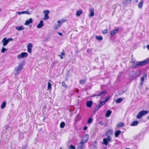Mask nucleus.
Instances as JSON below:
<instances>
[{
    "mask_svg": "<svg viewBox=\"0 0 149 149\" xmlns=\"http://www.w3.org/2000/svg\"><path fill=\"white\" fill-rule=\"evenodd\" d=\"M17 14H19V15H20L21 14H22V12H17Z\"/></svg>",
    "mask_w": 149,
    "mask_h": 149,
    "instance_id": "09e8293b",
    "label": "nucleus"
},
{
    "mask_svg": "<svg viewBox=\"0 0 149 149\" xmlns=\"http://www.w3.org/2000/svg\"><path fill=\"white\" fill-rule=\"evenodd\" d=\"M23 67L22 63H19L18 65L15 69V74L16 76L18 75Z\"/></svg>",
    "mask_w": 149,
    "mask_h": 149,
    "instance_id": "7ed1b4c3",
    "label": "nucleus"
},
{
    "mask_svg": "<svg viewBox=\"0 0 149 149\" xmlns=\"http://www.w3.org/2000/svg\"><path fill=\"white\" fill-rule=\"evenodd\" d=\"M6 103L5 101L3 102L1 105V107L2 109L6 107Z\"/></svg>",
    "mask_w": 149,
    "mask_h": 149,
    "instance_id": "c85d7f7f",
    "label": "nucleus"
},
{
    "mask_svg": "<svg viewBox=\"0 0 149 149\" xmlns=\"http://www.w3.org/2000/svg\"><path fill=\"white\" fill-rule=\"evenodd\" d=\"M64 54L65 52L63 51H62L61 52L60 54L58 55V56H60L61 58L62 59L63 58V57H62V56L64 55Z\"/></svg>",
    "mask_w": 149,
    "mask_h": 149,
    "instance_id": "2f4dec72",
    "label": "nucleus"
},
{
    "mask_svg": "<svg viewBox=\"0 0 149 149\" xmlns=\"http://www.w3.org/2000/svg\"><path fill=\"white\" fill-rule=\"evenodd\" d=\"M113 134V131L111 130H109L106 133V135L107 137L112 138L111 136Z\"/></svg>",
    "mask_w": 149,
    "mask_h": 149,
    "instance_id": "1a4fd4ad",
    "label": "nucleus"
},
{
    "mask_svg": "<svg viewBox=\"0 0 149 149\" xmlns=\"http://www.w3.org/2000/svg\"><path fill=\"white\" fill-rule=\"evenodd\" d=\"M96 39H97L99 40H102L103 38L101 36H97L96 37Z\"/></svg>",
    "mask_w": 149,
    "mask_h": 149,
    "instance_id": "f704fd0d",
    "label": "nucleus"
},
{
    "mask_svg": "<svg viewBox=\"0 0 149 149\" xmlns=\"http://www.w3.org/2000/svg\"><path fill=\"white\" fill-rule=\"evenodd\" d=\"M124 123L122 122H120L117 125V127H123L124 125Z\"/></svg>",
    "mask_w": 149,
    "mask_h": 149,
    "instance_id": "72a5a7b5",
    "label": "nucleus"
},
{
    "mask_svg": "<svg viewBox=\"0 0 149 149\" xmlns=\"http://www.w3.org/2000/svg\"><path fill=\"white\" fill-rule=\"evenodd\" d=\"M93 121V119L91 118H89L88 121V123L90 124Z\"/></svg>",
    "mask_w": 149,
    "mask_h": 149,
    "instance_id": "e433bc0d",
    "label": "nucleus"
},
{
    "mask_svg": "<svg viewBox=\"0 0 149 149\" xmlns=\"http://www.w3.org/2000/svg\"><path fill=\"white\" fill-rule=\"evenodd\" d=\"M143 0H141L138 4V7L140 8H141L143 6Z\"/></svg>",
    "mask_w": 149,
    "mask_h": 149,
    "instance_id": "4be33fe9",
    "label": "nucleus"
},
{
    "mask_svg": "<svg viewBox=\"0 0 149 149\" xmlns=\"http://www.w3.org/2000/svg\"><path fill=\"white\" fill-rule=\"evenodd\" d=\"M107 92L105 91H103L100 92L99 94L96 95L97 96H100L101 97H104L105 96Z\"/></svg>",
    "mask_w": 149,
    "mask_h": 149,
    "instance_id": "ddd939ff",
    "label": "nucleus"
},
{
    "mask_svg": "<svg viewBox=\"0 0 149 149\" xmlns=\"http://www.w3.org/2000/svg\"><path fill=\"white\" fill-rule=\"evenodd\" d=\"M9 127L8 126L6 128V130H7L8 129V128Z\"/></svg>",
    "mask_w": 149,
    "mask_h": 149,
    "instance_id": "5fc2aeb1",
    "label": "nucleus"
},
{
    "mask_svg": "<svg viewBox=\"0 0 149 149\" xmlns=\"http://www.w3.org/2000/svg\"><path fill=\"white\" fill-rule=\"evenodd\" d=\"M43 13L45 14V16L43 20H44L48 19L49 18V17L48 15V14L49 13V11L48 10H44Z\"/></svg>",
    "mask_w": 149,
    "mask_h": 149,
    "instance_id": "6e6552de",
    "label": "nucleus"
},
{
    "mask_svg": "<svg viewBox=\"0 0 149 149\" xmlns=\"http://www.w3.org/2000/svg\"><path fill=\"white\" fill-rule=\"evenodd\" d=\"M44 26V22L42 20H41L37 26V27L40 29L42 28Z\"/></svg>",
    "mask_w": 149,
    "mask_h": 149,
    "instance_id": "f3484780",
    "label": "nucleus"
},
{
    "mask_svg": "<svg viewBox=\"0 0 149 149\" xmlns=\"http://www.w3.org/2000/svg\"><path fill=\"white\" fill-rule=\"evenodd\" d=\"M107 32L108 31L107 29L104 30L102 31V33L104 34H106Z\"/></svg>",
    "mask_w": 149,
    "mask_h": 149,
    "instance_id": "79ce46f5",
    "label": "nucleus"
},
{
    "mask_svg": "<svg viewBox=\"0 0 149 149\" xmlns=\"http://www.w3.org/2000/svg\"><path fill=\"white\" fill-rule=\"evenodd\" d=\"M88 135H86V136H84L83 139L81 141V142H83L84 144L86 143L88 140V137H86Z\"/></svg>",
    "mask_w": 149,
    "mask_h": 149,
    "instance_id": "412c9836",
    "label": "nucleus"
},
{
    "mask_svg": "<svg viewBox=\"0 0 149 149\" xmlns=\"http://www.w3.org/2000/svg\"><path fill=\"white\" fill-rule=\"evenodd\" d=\"M138 123V122L137 121H133L132 123V124L131 125L132 126H135L137 125Z\"/></svg>",
    "mask_w": 149,
    "mask_h": 149,
    "instance_id": "b1692460",
    "label": "nucleus"
},
{
    "mask_svg": "<svg viewBox=\"0 0 149 149\" xmlns=\"http://www.w3.org/2000/svg\"><path fill=\"white\" fill-rule=\"evenodd\" d=\"M93 146L95 148H96L97 146V143L96 141H95L93 143Z\"/></svg>",
    "mask_w": 149,
    "mask_h": 149,
    "instance_id": "37998d69",
    "label": "nucleus"
},
{
    "mask_svg": "<svg viewBox=\"0 0 149 149\" xmlns=\"http://www.w3.org/2000/svg\"><path fill=\"white\" fill-rule=\"evenodd\" d=\"M66 21V20H59V21H58L57 22L58 23L60 24V23H63V22L64 21ZM61 24H58L56 25H55L54 28L55 29H56V30L57 29L60 28V27L61 26Z\"/></svg>",
    "mask_w": 149,
    "mask_h": 149,
    "instance_id": "423d86ee",
    "label": "nucleus"
},
{
    "mask_svg": "<svg viewBox=\"0 0 149 149\" xmlns=\"http://www.w3.org/2000/svg\"><path fill=\"white\" fill-rule=\"evenodd\" d=\"M87 129V126H85L84 127V130H86Z\"/></svg>",
    "mask_w": 149,
    "mask_h": 149,
    "instance_id": "3c124183",
    "label": "nucleus"
},
{
    "mask_svg": "<svg viewBox=\"0 0 149 149\" xmlns=\"http://www.w3.org/2000/svg\"><path fill=\"white\" fill-rule=\"evenodd\" d=\"M110 97L109 96H107L106 100L103 101L104 104H105L110 99Z\"/></svg>",
    "mask_w": 149,
    "mask_h": 149,
    "instance_id": "7c9ffc66",
    "label": "nucleus"
},
{
    "mask_svg": "<svg viewBox=\"0 0 149 149\" xmlns=\"http://www.w3.org/2000/svg\"><path fill=\"white\" fill-rule=\"evenodd\" d=\"M112 113V111L110 110H108L107 111L105 114V117H109Z\"/></svg>",
    "mask_w": 149,
    "mask_h": 149,
    "instance_id": "aec40b11",
    "label": "nucleus"
},
{
    "mask_svg": "<svg viewBox=\"0 0 149 149\" xmlns=\"http://www.w3.org/2000/svg\"><path fill=\"white\" fill-rule=\"evenodd\" d=\"M1 43H3V46H6L8 43V41L6 38H4L1 41Z\"/></svg>",
    "mask_w": 149,
    "mask_h": 149,
    "instance_id": "f8f14e48",
    "label": "nucleus"
},
{
    "mask_svg": "<svg viewBox=\"0 0 149 149\" xmlns=\"http://www.w3.org/2000/svg\"><path fill=\"white\" fill-rule=\"evenodd\" d=\"M84 144L83 142H80L78 145L77 149H84V147L83 146V145Z\"/></svg>",
    "mask_w": 149,
    "mask_h": 149,
    "instance_id": "4468645a",
    "label": "nucleus"
},
{
    "mask_svg": "<svg viewBox=\"0 0 149 149\" xmlns=\"http://www.w3.org/2000/svg\"><path fill=\"white\" fill-rule=\"evenodd\" d=\"M148 113V111L144 110H142L139 112L137 115L136 118L138 119H140L143 116L146 115Z\"/></svg>",
    "mask_w": 149,
    "mask_h": 149,
    "instance_id": "20e7f679",
    "label": "nucleus"
},
{
    "mask_svg": "<svg viewBox=\"0 0 149 149\" xmlns=\"http://www.w3.org/2000/svg\"><path fill=\"white\" fill-rule=\"evenodd\" d=\"M100 104L98 105L97 107L98 108H101L104 104H104L103 102H102L101 101H100Z\"/></svg>",
    "mask_w": 149,
    "mask_h": 149,
    "instance_id": "bb28decb",
    "label": "nucleus"
},
{
    "mask_svg": "<svg viewBox=\"0 0 149 149\" xmlns=\"http://www.w3.org/2000/svg\"><path fill=\"white\" fill-rule=\"evenodd\" d=\"M62 85L64 87V88L66 89L68 88V86L66 85L65 82L63 81L62 82Z\"/></svg>",
    "mask_w": 149,
    "mask_h": 149,
    "instance_id": "393cba45",
    "label": "nucleus"
},
{
    "mask_svg": "<svg viewBox=\"0 0 149 149\" xmlns=\"http://www.w3.org/2000/svg\"><path fill=\"white\" fill-rule=\"evenodd\" d=\"M69 149H75V147L74 146L71 145L69 147Z\"/></svg>",
    "mask_w": 149,
    "mask_h": 149,
    "instance_id": "a19ab883",
    "label": "nucleus"
},
{
    "mask_svg": "<svg viewBox=\"0 0 149 149\" xmlns=\"http://www.w3.org/2000/svg\"><path fill=\"white\" fill-rule=\"evenodd\" d=\"M83 11L82 10H77L76 13V16L77 17H79L80 15L83 13Z\"/></svg>",
    "mask_w": 149,
    "mask_h": 149,
    "instance_id": "6ab92c4d",
    "label": "nucleus"
},
{
    "mask_svg": "<svg viewBox=\"0 0 149 149\" xmlns=\"http://www.w3.org/2000/svg\"><path fill=\"white\" fill-rule=\"evenodd\" d=\"M22 14H27L29 15H30L31 13L29 11H22Z\"/></svg>",
    "mask_w": 149,
    "mask_h": 149,
    "instance_id": "c756f323",
    "label": "nucleus"
},
{
    "mask_svg": "<svg viewBox=\"0 0 149 149\" xmlns=\"http://www.w3.org/2000/svg\"><path fill=\"white\" fill-rule=\"evenodd\" d=\"M145 77L144 76H143V77H142L141 78V82H143L144 81V78Z\"/></svg>",
    "mask_w": 149,
    "mask_h": 149,
    "instance_id": "de8ad7c7",
    "label": "nucleus"
},
{
    "mask_svg": "<svg viewBox=\"0 0 149 149\" xmlns=\"http://www.w3.org/2000/svg\"><path fill=\"white\" fill-rule=\"evenodd\" d=\"M146 47L147 48V49L149 50V45H147L146 46Z\"/></svg>",
    "mask_w": 149,
    "mask_h": 149,
    "instance_id": "603ef678",
    "label": "nucleus"
},
{
    "mask_svg": "<svg viewBox=\"0 0 149 149\" xmlns=\"http://www.w3.org/2000/svg\"><path fill=\"white\" fill-rule=\"evenodd\" d=\"M123 99L122 98H120L116 100L115 102L117 103H120L122 101Z\"/></svg>",
    "mask_w": 149,
    "mask_h": 149,
    "instance_id": "a878e982",
    "label": "nucleus"
},
{
    "mask_svg": "<svg viewBox=\"0 0 149 149\" xmlns=\"http://www.w3.org/2000/svg\"><path fill=\"white\" fill-rule=\"evenodd\" d=\"M33 46L32 44L31 43H29L27 46V51L29 53H31V49L32 47Z\"/></svg>",
    "mask_w": 149,
    "mask_h": 149,
    "instance_id": "9b49d317",
    "label": "nucleus"
},
{
    "mask_svg": "<svg viewBox=\"0 0 149 149\" xmlns=\"http://www.w3.org/2000/svg\"><path fill=\"white\" fill-rule=\"evenodd\" d=\"M93 104V102L92 101H87L86 103V106L89 108L91 107Z\"/></svg>",
    "mask_w": 149,
    "mask_h": 149,
    "instance_id": "a211bd4d",
    "label": "nucleus"
},
{
    "mask_svg": "<svg viewBox=\"0 0 149 149\" xmlns=\"http://www.w3.org/2000/svg\"><path fill=\"white\" fill-rule=\"evenodd\" d=\"M147 119H149V116L148 117Z\"/></svg>",
    "mask_w": 149,
    "mask_h": 149,
    "instance_id": "6e6d98bb",
    "label": "nucleus"
},
{
    "mask_svg": "<svg viewBox=\"0 0 149 149\" xmlns=\"http://www.w3.org/2000/svg\"><path fill=\"white\" fill-rule=\"evenodd\" d=\"M58 33L60 36H62V33H61L58 32Z\"/></svg>",
    "mask_w": 149,
    "mask_h": 149,
    "instance_id": "8fccbe9b",
    "label": "nucleus"
},
{
    "mask_svg": "<svg viewBox=\"0 0 149 149\" xmlns=\"http://www.w3.org/2000/svg\"><path fill=\"white\" fill-rule=\"evenodd\" d=\"M13 40V38H8V39H7L8 41V42L12 40Z\"/></svg>",
    "mask_w": 149,
    "mask_h": 149,
    "instance_id": "49530a36",
    "label": "nucleus"
},
{
    "mask_svg": "<svg viewBox=\"0 0 149 149\" xmlns=\"http://www.w3.org/2000/svg\"><path fill=\"white\" fill-rule=\"evenodd\" d=\"M16 29L18 30L19 31L22 30L24 29L22 26H20L19 27H16Z\"/></svg>",
    "mask_w": 149,
    "mask_h": 149,
    "instance_id": "cd10ccee",
    "label": "nucleus"
},
{
    "mask_svg": "<svg viewBox=\"0 0 149 149\" xmlns=\"http://www.w3.org/2000/svg\"><path fill=\"white\" fill-rule=\"evenodd\" d=\"M132 0H125L126 2L127 3H130L131 1Z\"/></svg>",
    "mask_w": 149,
    "mask_h": 149,
    "instance_id": "c03bdc74",
    "label": "nucleus"
},
{
    "mask_svg": "<svg viewBox=\"0 0 149 149\" xmlns=\"http://www.w3.org/2000/svg\"><path fill=\"white\" fill-rule=\"evenodd\" d=\"M33 22V20L32 18H30L29 19L26 20L24 23L25 25H27L29 24H30L31 23Z\"/></svg>",
    "mask_w": 149,
    "mask_h": 149,
    "instance_id": "2eb2a0df",
    "label": "nucleus"
},
{
    "mask_svg": "<svg viewBox=\"0 0 149 149\" xmlns=\"http://www.w3.org/2000/svg\"><path fill=\"white\" fill-rule=\"evenodd\" d=\"M112 138H109L108 137H107L105 138H104L103 139V142L102 143L106 145H107L108 144V142L111 141V140Z\"/></svg>",
    "mask_w": 149,
    "mask_h": 149,
    "instance_id": "39448f33",
    "label": "nucleus"
},
{
    "mask_svg": "<svg viewBox=\"0 0 149 149\" xmlns=\"http://www.w3.org/2000/svg\"><path fill=\"white\" fill-rule=\"evenodd\" d=\"M28 55V54L27 52H22L18 55L17 58H21L24 57H27Z\"/></svg>",
    "mask_w": 149,
    "mask_h": 149,
    "instance_id": "0eeeda50",
    "label": "nucleus"
},
{
    "mask_svg": "<svg viewBox=\"0 0 149 149\" xmlns=\"http://www.w3.org/2000/svg\"><path fill=\"white\" fill-rule=\"evenodd\" d=\"M99 109V108H98V107H97L95 109V111H97L98 110V109Z\"/></svg>",
    "mask_w": 149,
    "mask_h": 149,
    "instance_id": "864d4df0",
    "label": "nucleus"
},
{
    "mask_svg": "<svg viewBox=\"0 0 149 149\" xmlns=\"http://www.w3.org/2000/svg\"><path fill=\"white\" fill-rule=\"evenodd\" d=\"M98 124L102 125H103V124L102 121H100L98 122Z\"/></svg>",
    "mask_w": 149,
    "mask_h": 149,
    "instance_id": "a18cd8bd",
    "label": "nucleus"
},
{
    "mask_svg": "<svg viewBox=\"0 0 149 149\" xmlns=\"http://www.w3.org/2000/svg\"><path fill=\"white\" fill-rule=\"evenodd\" d=\"M94 9L93 8L90 9V13L89 17H91L93 16L94 15Z\"/></svg>",
    "mask_w": 149,
    "mask_h": 149,
    "instance_id": "dca6fc26",
    "label": "nucleus"
},
{
    "mask_svg": "<svg viewBox=\"0 0 149 149\" xmlns=\"http://www.w3.org/2000/svg\"><path fill=\"white\" fill-rule=\"evenodd\" d=\"M119 31L118 28H116L114 29L111 31L110 32V35L112 37L115 34L117 33Z\"/></svg>",
    "mask_w": 149,
    "mask_h": 149,
    "instance_id": "9d476101",
    "label": "nucleus"
},
{
    "mask_svg": "<svg viewBox=\"0 0 149 149\" xmlns=\"http://www.w3.org/2000/svg\"><path fill=\"white\" fill-rule=\"evenodd\" d=\"M121 133V131L119 130L116 131L115 132L114 134L116 137H118Z\"/></svg>",
    "mask_w": 149,
    "mask_h": 149,
    "instance_id": "5701e85b",
    "label": "nucleus"
},
{
    "mask_svg": "<svg viewBox=\"0 0 149 149\" xmlns=\"http://www.w3.org/2000/svg\"><path fill=\"white\" fill-rule=\"evenodd\" d=\"M7 49L3 47H2L1 50V52L3 53H4L5 52L7 51Z\"/></svg>",
    "mask_w": 149,
    "mask_h": 149,
    "instance_id": "c9c22d12",
    "label": "nucleus"
},
{
    "mask_svg": "<svg viewBox=\"0 0 149 149\" xmlns=\"http://www.w3.org/2000/svg\"><path fill=\"white\" fill-rule=\"evenodd\" d=\"M50 80H49V82L48 83V86L47 88L48 89H50L51 88V83L49 82Z\"/></svg>",
    "mask_w": 149,
    "mask_h": 149,
    "instance_id": "4c0bfd02",
    "label": "nucleus"
},
{
    "mask_svg": "<svg viewBox=\"0 0 149 149\" xmlns=\"http://www.w3.org/2000/svg\"><path fill=\"white\" fill-rule=\"evenodd\" d=\"M87 53L89 54H91L92 52V50L91 49H88L87 51Z\"/></svg>",
    "mask_w": 149,
    "mask_h": 149,
    "instance_id": "ea45409f",
    "label": "nucleus"
},
{
    "mask_svg": "<svg viewBox=\"0 0 149 149\" xmlns=\"http://www.w3.org/2000/svg\"><path fill=\"white\" fill-rule=\"evenodd\" d=\"M86 80L85 79H83V80H81L79 81V83L81 84H84L86 81Z\"/></svg>",
    "mask_w": 149,
    "mask_h": 149,
    "instance_id": "58836bf2",
    "label": "nucleus"
},
{
    "mask_svg": "<svg viewBox=\"0 0 149 149\" xmlns=\"http://www.w3.org/2000/svg\"><path fill=\"white\" fill-rule=\"evenodd\" d=\"M149 62V59H146L144 60L140 61H137L135 60L132 59L131 62L132 63L131 67L133 68H136L146 65Z\"/></svg>",
    "mask_w": 149,
    "mask_h": 149,
    "instance_id": "f257e3e1",
    "label": "nucleus"
},
{
    "mask_svg": "<svg viewBox=\"0 0 149 149\" xmlns=\"http://www.w3.org/2000/svg\"><path fill=\"white\" fill-rule=\"evenodd\" d=\"M141 73V71L140 70H138L135 72L132 71L130 72V75L133 79H134L138 77Z\"/></svg>",
    "mask_w": 149,
    "mask_h": 149,
    "instance_id": "f03ea898",
    "label": "nucleus"
},
{
    "mask_svg": "<svg viewBox=\"0 0 149 149\" xmlns=\"http://www.w3.org/2000/svg\"><path fill=\"white\" fill-rule=\"evenodd\" d=\"M65 126V123L64 122H62L60 124V127L61 128H63Z\"/></svg>",
    "mask_w": 149,
    "mask_h": 149,
    "instance_id": "473e14b6",
    "label": "nucleus"
},
{
    "mask_svg": "<svg viewBox=\"0 0 149 149\" xmlns=\"http://www.w3.org/2000/svg\"><path fill=\"white\" fill-rule=\"evenodd\" d=\"M60 149H62L61 148H60Z\"/></svg>",
    "mask_w": 149,
    "mask_h": 149,
    "instance_id": "4d7b16f0",
    "label": "nucleus"
}]
</instances>
